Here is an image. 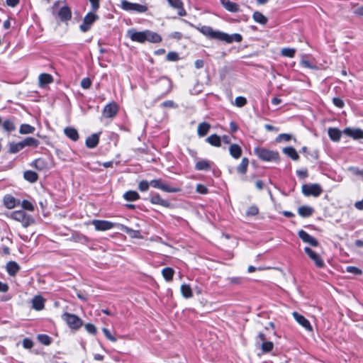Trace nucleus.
Returning <instances> with one entry per match:
<instances>
[{
	"mask_svg": "<svg viewBox=\"0 0 363 363\" xmlns=\"http://www.w3.org/2000/svg\"><path fill=\"white\" fill-rule=\"evenodd\" d=\"M198 30L204 35L218 40L224 41L227 43H231L233 42L239 43L242 40L241 35L238 33H235L233 35H229L228 33L219 31L214 30L211 27L203 26L200 28H198Z\"/></svg>",
	"mask_w": 363,
	"mask_h": 363,
	"instance_id": "f257e3e1",
	"label": "nucleus"
},
{
	"mask_svg": "<svg viewBox=\"0 0 363 363\" xmlns=\"http://www.w3.org/2000/svg\"><path fill=\"white\" fill-rule=\"evenodd\" d=\"M127 35L133 41L140 43L145 41L156 43L162 40V38L158 33L149 30L137 31L135 29H130L128 30Z\"/></svg>",
	"mask_w": 363,
	"mask_h": 363,
	"instance_id": "f03ea898",
	"label": "nucleus"
},
{
	"mask_svg": "<svg viewBox=\"0 0 363 363\" xmlns=\"http://www.w3.org/2000/svg\"><path fill=\"white\" fill-rule=\"evenodd\" d=\"M10 217L20 223L24 228L29 226L33 223V220L29 216H28L23 211H15L11 213Z\"/></svg>",
	"mask_w": 363,
	"mask_h": 363,
	"instance_id": "7ed1b4c3",
	"label": "nucleus"
},
{
	"mask_svg": "<svg viewBox=\"0 0 363 363\" xmlns=\"http://www.w3.org/2000/svg\"><path fill=\"white\" fill-rule=\"evenodd\" d=\"M301 191L306 196L318 197L322 194L323 189L318 184H308L302 186Z\"/></svg>",
	"mask_w": 363,
	"mask_h": 363,
	"instance_id": "20e7f679",
	"label": "nucleus"
},
{
	"mask_svg": "<svg viewBox=\"0 0 363 363\" xmlns=\"http://www.w3.org/2000/svg\"><path fill=\"white\" fill-rule=\"evenodd\" d=\"M255 153L262 160L276 161L279 159V153L264 148H257Z\"/></svg>",
	"mask_w": 363,
	"mask_h": 363,
	"instance_id": "39448f33",
	"label": "nucleus"
},
{
	"mask_svg": "<svg viewBox=\"0 0 363 363\" xmlns=\"http://www.w3.org/2000/svg\"><path fill=\"white\" fill-rule=\"evenodd\" d=\"M121 8L127 11H135L138 13H145L147 11V6L136 3H131L127 0L121 1Z\"/></svg>",
	"mask_w": 363,
	"mask_h": 363,
	"instance_id": "423d86ee",
	"label": "nucleus"
},
{
	"mask_svg": "<svg viewBox=\"0 0 363 363\" xmlns=\"http://www.w3.org/2000/svg\"><path fill=\"white\" fill-rule=\"evenodd\" d=\"M62 318L72 329H78L82 325V320L76 315L65 313Z\"/></svg>",
	"mask_w": 363,
	"mask_h": 363,
	"instance_id": "0eeeda50",
	"label": "nucleus"
},
{
	"mask_svg": "<svg viewBox=\"0 0 363 363\" xmlns=\"http://www.w3.org/2000/svg\"><path fill=\"white\" fill-rule=\"evenodd\" d=\"M150 184L152 187L160 189L166 192L175 193L181 191L179 188L171 187L168 184L163 183L160 179H153Z\"/></svg>",
	"mask_w": 363,
	"mask_h": 363,
	"instance_id": "6e6552de",
	"label": "nucleus"
},
{
	"mask_svg": "<svg viewBox=\"0 0 363 363\" xmlns=\"http://www.w3.org/2000/svg\"><path fill=\"white\" fill-rule=\"evenodd\" d=\"M99 16L93 12L88 13L84 18L83 22L80 26V30L84 33L88 31L92 23L97 20Z\"/></svg>",
	"mask_w": 363,
	"mask_h": 363,
	"instance_id": "1a4fd4ad",
	"label": "nucleus"
},
{
	"mask_svg": "<svg viewBox=\"0 0 363 363\" xmlns=\"http://www.w3.org/2000/svg\"><path fill=\"white\" fill-rule=\"evenodd\" d=\"M304 251L308 255L309 258L315 262V264L317 267H318V268L324 267L325 263L318 254L315 252L313 250H312L308 247H306L304 248Z\"/></svg>",
	"mask_w": 363,
	"mask_h": 363,
	"instance_id": "9d476101",
	"label": "nucleus"
},
{
	"mask_svg": "<svg viewBox=\"0 0 363 363\" xmlns=\"http://www.w3.org/2000/svg\"><path fill=\"white\" fill-rule=\"evenodd\" d=\"M118 111V106L115 102L107 104L103 110L102 115L104 118H113Z\"/></svg>",
	"mask_w": 363,
	"mask_h": 363,
	"instance_id": "9b49d317",
	"label": "nucleus"
},
{
	"mask_svg": "<svg viewBox=\"0 0 363 363\" xmlns=\"http://www.w3.org/2000/svg\"><path fill=\"white\" fill-rule=\"evenodd\" d=\"M91 223L96 230L100 231L110 230L115 226L114 223L108 220H94Z\"/></svg>",
	"mask_w": 363,
	"mask_h": 363,
	"instance_id": "f8f14e48",
	"label": "nucleus"
},
{
	"mask_svg": "<svg viewBox=\"0 0 363 363\" xmlns=\"http://www.w3.org/2000/svg\"><path fill=\"white\" fill-rule=\"evenodd\" d=\"M294 318L296 321L301 325L303 328H305L308 332L313 331V327L311 325L310 322L302 315L299 314L297 312H294L292 313Z\"/></svg>",
	"mask_w": 363,
	"mask_h": 363,
	"instance_id": "ddd939ff",
	"label": "nucleus"
},
{
	"mask_svg": "<svg viewBox=\"0 0 363 363\" xmlns=\"http://www.w3.org/2000/svg\"><path fill=\"white\" fill-rule=\"evenodd\" d=\"M298 236L304 242L308 243L313 247L318 245V241L303 230L298 231Z\"/></svg>",
	"mask_w": 363,
	"mask_h": 363,
	"instance_id": "4468645a",
	"label": "nucleus"
},
{
	"mask_svg": "<svg viewBox=\"0 0 363 363\" xmlns=\"http://www.w3.org/2000/svg\"><path fill=\"white\" fill-rule=\"evenodd\" d=\"M343 133L355 140L363 138V130L359 128H346Z\"/></svg>",
	"mask_w": 363,
	"mask_h": 363,
	"instance_id": "2eb2a0df",
	"label": "nucleus"
},
{
	"mask_svg": "<svg viewBox=\"0 0 363 363\" xmlns=\"http://www.w3.org/2000/svg\"><path fill=\"white\" fill-rule=\"evenodd\" d=\"M150 202L152 204L160 205L166 208H168L170 206V203L169 201L163 199L159 194H155L153 195L150 199Z\"/></svg>",
	"mask_w": 363,
	"mask_h": 363,
	"instance_id": "dca6fc26",
	"label": "nucleus"
},
{
	"mask_svg": "<svg viewBox=\"0 0 363 363\" xmlns=\"http://www.w3.org/2000/svg\"><path fill=\"white\" fill-rule=\"evenodd\" d=\"M169 4L174 9H178V14L180 16H184L186 15V12L182 8L183 4L181 0H167Z\"/></svg>",
	"mask_w": 363,
	"mask_h": 363,
	"instance_id": "f3484780",
	"label": "nucleus"
},
{
	"mask_svg": "<svg viewBox=\"0 0 363 363\" xmlns=\"http://www.w3.org/2000/svg\"><path fill=\"white\" fill-rule=\"evenodd\" d=\"M121 230L129 235L130 237L133 238L141 239L143 238L140 230H133L123 225H121Z\"/></svg>",
	"mask_w": 363,
	"mask_h": 363,
	"instance_id": "a211bd4d",
	"label": "nucleus"
},
{
	"mask_svg": "<svg viewBox=\"0 0 363 363\" xmlns=\"http://www.w3.org/2000/svg\"><path fill=\"white\" fill-rule=\"evenodd\" d=\"M223 6L230 12H237L239 11V6L237 4L229 0H221Z\"/></svg>",
	"mask_w": 363,
	"mask_h": 363,
	"instance_id": "6ab92c4d",
	"label": "nucleus"
},
{
	"mask_svg": "<svg viewBox=\"0 0 363 363\" xmlns=\"http://www.w3.org/2000/svg\"><path fill=\"white\" fill-rule=\"evenodd\" d=\"M229 152L230 155L235 159H238L242 155V149L237 144L230 145L229 147Z\"/></svg>",
	"mask_w": 363,
	"mask_h": 363,
	"instance_id": "aec40b11",
	"label": "nucleus"
},
{
	"mask_svg": "<svg viewBox=\"0 0 363 363\" xmlns=\"http://www.w3.org/2000/svg\"><path fill=\"white\" fill-rule=\"evenodd\" d=\"M58 16L62 21H67L71 18L72 13L69 7L63 6L60 9Z\"/></svg>",
	"mask_w": 363,
	"mask_h": 363,
	"instance_id": "412c9836",
	"label": "nucleus"
},
{
	"mask_svg": "<svg viewBox=\"0 0 363 363\" xmlns=\"http://www.w3.org/2000/svg\"><path fill=\"white\" fill-rule=\"evenodd\" d=\"M342 133L336 128H330L328 129V135L330 138L334 141L337 142L340 140Z\"/></svg>",
	"mask_w": 363,
	"mask_h": 363,
	"instance_id": "4be33fe9",
	"label": "nucleus"
},
{
	"mask_svg": "<svg viewBox=\"0 0 363 363\" xmlns=\"http://www.w3.org/2000/svg\"><path fill=\"white\" fill-rule=\"evenodd\" d=\"M52 81L53 78L49 74L43 73L39 75L38 82L40 86H43L46 84H50L52 82Z\"/></svg>",
	"mask_w": 363,
	"mask_h": 363,
	"instance_id": "5701e85b",
	"label": "nucleus"
},
{
	"mask_svg": "<svg viewBox=\"0 0 363 363\" xmlns=\"http://www.w3.org/2000/svg\"><path fill=\"white\" fill-rule=\"evenodd\" d=\"M211 125L208 123L203 122L199 124L197 133L200 137L205 136L210 130Z\"/></svg>",
	"mask_w": 363,
	"mask_h": 363,
	"instance_id": "b1692460",
	"label": "nucleus"
},
{
	"mask_svg": "<svg viewBox=\"0 0 363 363\" xmlns=\"http://www.w3.org/2000/svg\"><path fill=\"white\" fill-rule=\"evenodd\" d=\"M20 267L16 262H9L6 264V270L11 276H15L19 271Z\"/></svg>",
	"mask_w": 363,
	"mask_h": 363,
	"instance_id": "393cba45",
	"label": "nucleus"
},
{
	"mask_svg": "<svg viewBox=\"0 0 363 363\" xmlns=\"http://www.w3.org/2000/svg\"><path fill=\"white\" fill-rule=\"evenodd\" d=\"M64 133L71 140L76 141L79 138V134L77 130L75 128L67 127L64 130Z\"/></svg>",
	"mask_w": 363,
	"mask_h": 363,
	"instance_id": "a878e982",
	"label": "nucleus"
},
{
	"mask_svg": "<svg viewBox=\"0 0 363 363\" xmlns=\"http://www.w3.org/2000/svg\"><path fill=\"white\" fill-rule=\"evenodd\" d=\"M313 213V208L308 206H302L298 208V213L301 217H309Z\"/></svg>",
	"mask_w": 363,
	"mask_h": 363,
	"instance_id": "bb28decb",
	"label": "nucleus"
},
{
	"mask_svg": "<svg viewBox=\"0 0 363 363\" xmlns=\"http://www.w3.org/2000/svg\"><path fill=\"white\" fill-rule=\"evenodd\" d=\"M33 308L37 311H40L44 308V299L40 296H36L33 298Z\"/></svg>",
	"mask_w": 363,
	"mask_h": 363,
	"instance_id": "cd10ccee",
	"label": "nucleus"
},
{
	"mask_svg": "<svg viewBox=\"0 0 363 363\" xmlns=\"http://www.w3.org/2000/svg\"><path fill=\"white\" fill-rule=\"evenodd\" d=\"M283 152L288 157L291 158L293 160H298L299 159V156L296 152V150L292 147H287L283 149Z\"/></svg>",
	"mask_w": 363,
	"mask_h": 363,
	"instance_id": "c85d7f7f",
	"label": "nucleus"
},
{
	"mask_svg": "<svg viewBox=\"0 0 363 363\" xmlns=\"http://www.w3.org/2000/svg\"><path fill=\"white\" fill-rule=\"evenodd\" d=\"M99 143V135L97 134H93L86 140V145L89 148L95 147Z\"/></svg>",
	"mask_w": 363,
	"mask_h": 363,
	"instance_id": "c756f323",
	"label": "nucleus"
},
{
	"mask_svg": "<svg viewBox=\"0 0 363 363\" xmlns=\"http://www.w3.org/2000/svg\"><path fill=\"white\" fill-rule=\"evenodd\" d=\"M252 18L255 22L262 25H265L267 23V18L259 11L254 12Z\"/></svg>",
	"mask_w": 363,
	"mask_h": 363,
	"instance_id": "7c9ffc66",
	"label": "nucleus"
},
{
	"mask_svg": "<svg viewBox=\"0 0 363 363\" xmlns=\"http://www.w3.org/2000/svg\"><path fill=\"white\" fill-rule=\"evenodd\" d=\"M22 142L24 147L26 146L36 147L40 143L37 139L32 137H28L22 140Z\"/></svg>",
	"mask_w": 363,
	"mask_h": 363,
	"instance_id": "2f4dec72",
	"label": "nucleus"
},
{
	"mask_svg": "<svg viewBox=\"0 0 363 363\" xmlns=\"http://www.w3.org/2000/svg\"><path fill=\"white\" fill-rule=\"evenodd\" d=\"M4 203L6 208L11 209L16 205V200L10 195H7L4 199Z\"/></svg>",
	"mask_w": 363,
	"mask_h": 363,
	"instance_id": "473e14b6",
	"label": "nucleus"
},
{
	"mask_svg": "<svg viewBox=\"0 0 363 363\" xmlns=\"http://www.w3.org/2000/svg\"><path fill=\"white\" fill-rule=\"evenodd\" d=\"M23 148H24L23 147V142L21 141V142H18V143H11L9 144V152L10 153H16L18 152H19L20 150H21Z\"/></svg>",
	"mask_w": 363,
	"mask_h": 363,
	"instance_id": "72a5a7b5",
	"label": "nucleus"
},
{
	"mask_svg": "<svg viewBox=\"0 0 363 363\" xmlns=\"http://www.w3.org/2000/svg\"><path fill=\"white\" fill-rule=\"evenodd\" d=\"M206 141L213 146H220V138L217 135H211L206 138Z\"/></svg>",
	"mask_w": 363,
	"mask_h": 363,
	"instance_id": "f704fd0d",
	"label": "nucleus"
},
{
	"mask_svg": "<svg viewBox=\"0 0 363 363\" xmlns=\"http://www.w3.org/2000/svg\"><path fill=\"white\" fill-rule=\"evenodd\" d=\"M249 160L246 157H243L240 164L237 167V171L240 174H245L247 172Z\"/></svg>",
	"mask_w": 363,
	"mask_h": 363,
	"instance_id": "c9c22d12",
	"label": "nucleus"
},
{
	"mask_svg": "<svg viewBox=\"0 0 363 363\" xmlns=\"http://www.w3.org/2000/svg\"><path fill=\"white\" fill-rule=\"evenodd\" d=\"M162 276H163L164 279L166 281H169L173 278V275L174 274V269L172 268L166 267V268L162 269Z\"/></svg>",
	"mask_w": 363,
	"mask_h": 363,
	"instance_id": "e433bc0d",
	"label": "nucleus"
},
{
	"mask_svg": "<svg viewBox=\"0 0 363 363\" xmlns=\"http://www.w3.org/2000/svg\"><path fill=\"white\" fill-rule=\"evenodd\" d=\"M180 290L182 296L186 298H191L193 295L191 289L189 285L182 284L181 286Z\"/></svg>",
	"mask_w": 363,
	"mask_h": 363,
	"instance_id": "4c0bfd02",
	"label": "nucleus"
},
{
	"mask_svg": "<svg viewBox=\"0 0 363 363\" xmlns=\"http://www.w3.org/2000/svg\"><path fill=\"white\" fill-rule=\"evenodd\" d=\"M24 179L31 183H33L37 181L38 174L33 171H26L24 172Z\"/></svg>",
	"mask_w": 363,
	"mask_h": 363,
	"instance_id": "58836bf2",
	"label": "nucleus"
},
{
	"mask_svg": "<svg viewBox=\"0 0 363 363\" xmlns=\"http://www.w3.org/2000/svg\"><path fill=\"white\" fill-rule=\"evenodd\" d=\"M35 131V128L29 124H22L19 129L21 134H30Z\"/></svg>",
	"mask_w": 363,
	"mask_h": 363,
	"instance_id": "ea45409f",
	"label": "nucleus"
},
{
	"mask_svg": "<svg viewBox=\"0 0 363 363\" xmlns=\"http://www.w3.org/2000/svg\"><path fill=\"white\" fill-rule=\"evenodd\" d=\"M123 197L127 201H135L140 198V196L135 191H128L124 194Z\"/></svg>",
	"mask_w": 363,
	"mask_h": 363,
	"instance_id": "a19ab883",
	"label": "nucleus"
},
{
	"mask_svg": "<svg viewBox=\"0 0 363 363\" xmlns=\"http://www.w3.org/2000/svg\"><path fill=\"white\" fill-rule=\"evenodd\" d=\"M210 168V163L207 160H200L196 164V169L198 170H208Z\"/></svg>",
	"mask_w": 363,
	"mask_h": 363,
	"instance_id": "79ce46f5",
	"label": "nucleus"
},
{
	"mask_svg": "<svg viewBox=\"0 0 363 363\" xmlns=\"http://www.w3.org/2000/svg\"><path fill=\"white\" fill-rule=\"evenodd\" d=\"M295 53H296V50L294 48H283L281 51V54L284 57H291V58L294 57Z\"/></svg>",
	"mask_w": 363,
	"mask_h": 363,
	"instance_id": "37998d69",
	"label": "nucleus"
},
{
	"mask_svg": "<svg viewBox=\"0 0 363 363\" xmlns=\"http://www.w3.org/2000/svg\"><path fill=\"white\" fill-rule=\"evenodd\" d=\"M273 347L274 345L271 341L263 342L261 344V348L263 352H269L272 350Z\"/></svg>",
	"mask_w": 363,
	"mask_h": 363,
	"instance_id": "c03bdc74",
	"label": "nucleus"
},
{
	"mask_svg": "<svg viewBox=\"0 0 363 363\" xmlns=\"http://www.w3.org/2000/svg\"><path fill=\"white\" fill-rule=\"evenodd\" d=\"M3 128L6 131H13L15 130L16 127L14 123L10 120H6L3 123Z\"/></svg>",
	"mask_w": 363,
	"mask_h": 363,
	"instance_id": "a18cd8bd",
	"label": "nucleus"
},
{
	"mask_svg": "<svg viewBox=\"0 0 363 363\" xmlns=\"http://www.w3.org/2000/svg\"><path fill=\"white\" fill-rule=\"evenodd\" d=\"M102 332L105 337L111 342H116L117 339L111 333V332L106 328H102Z\"/></svg>",
	"mask_w": 363,
	"mask_h": 363,
	"instance_id": "49530a36",
	"label": "nucleus"
},
{
	"mask_svg": "<svg viewBox=\"0 0 363 363\" xmlns=\"http://www.w3.org/2000/svg\"><path fill=\"white\" fill-rule=\"evenodd\" d=\"M33 165L37 169H43L46 167V163L43 159H38L34 161Z\"/></svg>",
	"mask_w": 363,
	"mask_h": 363,
	"instance_id": "de8ad7c7",
	"label": "nucleus"
},
{
	"mask_svg": "<svg viewBox=\"0 0 363 363\" xmlns=\"http://www.w3.org/2000/svg\"><path fill=\"white\" fill-rule=\"evenodd\" d=\"M38 339L45 345H49L51 343L50 337L46 335H39Z\"/></svg>",
	"mask_w": 363,
	"mask_h": 363,
	"instance_id": "09e8293b",
	"label": "nucleus"
},
{
	"mask_svg": "<svg viewBox=\"0 0 363 363\" xmlns=\"http://www.w3.org/2000/svg\"><path fill=\"white\" fill-rule=\"evenodd\" d=\"M259 213V208L257 206H251L247 211H246V215L247 216H256Z\"/></svg>",
	"mask_w": 363,
	"mask_h": 363,
	"instance_id": "8fccbe9b",
	"label": "nucleus"
},
{
	"mask_svg": "<svg viewBox=\"0 0 363 363\" xmlns=\"http://www.w3.org/2000/svg\"><path fill=\"white\" fill-rule=\"evenodd\" d=\"M346 272L356 275H361L362 274V271L360 269L353 266L347 267Z\"/></svg>",
	"mask_w": 363,
	"mask_h": 363,
	"instance_id": "3c124183",
	"label": "nucleus"
},
{
	"mask_svg": "<svg viewBox=\"0 0 363 363\" xmlns=\"http://www.w3.org/2000/svg\"><path fill=\"white\" fill-rule=\"evenodd\" d=\"M302 151H303V152H304L306 154V157H308V155H309L315 160L318 159V152L317 150H314V151L310 152L309 151H308V149L306 147H303L302 148Z\"/></svg>",
	"mask_w": 363,
	"mask_h": 363,
	"instance_id": "603ef678",
	"label": "nucleus"
},
{
	"mask_svg": "<svg viewBox=\"0 0 363 363\" xmlns=\"http://www.w3.org/2000/svg\"><path fill=\"white\" fill-rule=\"evenodd\" d=\"M247 104V99L242 96H238L235 99V105L238 107H242Z\"/></svg>",
	"mask_w": 363,
	"mask_h": 363,
	"instance_id": "864d4df0",
	"label": "nucleus"
},
{
	"mask_svg": "<svg viewBox=\"0 0 363 363\" xmlns=\"http://www.w3.org/2000/svg\"><path fill=\"white\" fill-rule=\"evenodd\" d=\"M301 65L303 67L312 69H318V67L315 65H313L308 60L303 58L301 61Z\"/></svg>",
	"mask_w": 363,
	"mask_h": 363,
	"instance_id": "5fc2aeb1",
	"label": "nucleus"
},
{
	"mask_svg": "<svg viewBox=\"0 0 363 363\" xmlns=\"http://www.w3.org/2000/svg\"><path fill=\"white\" fill-rule=\"evenodd\" d=\"M150 184L147 181H141L138 184V189L141 191H146L148 190Z\"/></svg>",
	"mask_w": 363,
	"mask_h": 363,
	"instance_id": "6e6d98bb",
	"label": "nucleus"
},
{
	"mask_svg": "<svg viewBox=\"0 0 363 363\" xmlns=\"http://www.w3.org/2000/svg\"><path fill=\"white\" fill-rule=\"evenodd\" d=\"M291 138V135L287 133H282L279 135V136L277 138V142H281L282 140L289 141Z\"/></svg>",
	"mask_w": 363,
	"mask_h": 363,
	"instance_id": "4d7b16f0",
	"label": "nucleus"
},
{
	"mask_svg": "<svg viewBox=\"0 0 363 363\" xmlns=\"http://www.w3.org/2000/svg\"><path fill=\"white\" fill-rule=\"evenodd\" d=\"M179 55L176 52H169L167 55V59L169 61H177L179 60Z\"/></svg>",
	"mask_w": 363,
	"mask_h": 363,
	"instance_id": "13d9d810",
	"label": "nucleus"
},
{
	"mask_svg": "<svg viewBox=\"0 0 363 363\" xmlns=\"http://www.w3.org/2000/svg\"><path fill=\"white\" fill-rule=\"evenodd\" d=\"M22 207L28 211H33L34 210L33 205L27 200H23L22 202Z\"/></svg>",
	"mask_w": 363,
	"mask_h": 363,
	"instance_id": "bf43d9fd",
	"label": "nucleus"
},
{
	"mask_svg": "<svg viewBox=\"0 0 363 363\" xmlns=\"http://www.w3.org/2000/svg\"><path fill=\"white\" fill-rule=\"evenodd\" d=\"M91 85V81L89 78H84L81 81V86L83 89H89Z\"/></svg>",
	"mask_w": 363,
	"mask_h": 363,
	"instance_id": "052dcab7",
	"label": "nucleus"
},
{
	"mask_svg": "<svg viewBox=\"0 0 363 363\" xmlns=\"http://www.w3.org/2000/svg\"><path fill=\"white\" fill-rule=\"evenodd\" d=\"M23 346L26 349H30L33 346V342L31 340H30L28 338H25L23 340Z\"/></svg>",
	"mask_w": 363,
	"mask_h": 363,
	"instance_id": "680f3d73",
	"label": "nucleus"
},
{
	"mask_svg": "<svg viewBox=\"0 0 363 363\" xmlns=\"http://www.w3.org/2000/svg\"><path fill=\"white\" fill-rule=\"evenodd\" d=\"M85 328L89 333L95 334L96 333V328L93 324H91V323L86 324Z\"/></svg>",
	"mask_w": 363,
	"mask_h": 363,
	"instance_id": "e2e57ef3",
	"label": "nucleus"
},
{
	"mask_svg": "<svg viewBox=\"0 0 363 363\" xmlns=\"http://www.w3.org/2000/svg\"><path fill=\"white\" fill-rule=\"evenodd\" d=\"M196 191L201 194H206L208 192V190L203 184H198L196 186Z\"/></svg>",
	"mask_w": 363,
	"mask_h": 363,
	"instance_id": "0e129e2a",
	"label": "nucleus"
},
{
	"mask_svg": "<svg viewBox=\"0 0 363 363\" xmlns=\"http://www.w3.org/2000/svg\"><path fill=\"white\" fill-rule=\"evenodd\" d=\"M89 1L91 3L93 11H97L99 8L100 0H89Z\"/></svg>",
	"mask_w": 363,
	"mask_h": 363,
	"instance_id": "69168bd1",
	"label": "nucleus"
},
{
	"mask_svg": "<svg viewBox=\"0 0 363 363\" xmlns=\"http://www.w3.org/2000/svg\"><path fill=\"white\" fill-rule=\"evenodd\" d=\"M333 104L339 108H342L344 106V101L340 98H333Z\"/></svg>",
	"mask_w": 363,
	"mask_h": 363,
	"instance_id": "338daca9",
	"label": "nucleus"
},
{
	"mask_svg": "<svg viewBox=\"0 0 363 363\" xmlns=\"http://www.w3.org/2000/svg\"><path fill=\"white\" fill-rule=\"evenodd\" d=\"M349 170L351 171L353 174L356 175L362 176L363 175V169H359L357 167H351L349 168Z\"/></svg>",
	"mask_w": 363,
	"mask_h": 363,
	"instance_id": "774afa93",
	"label": "nucleus"
}]
</instances>
